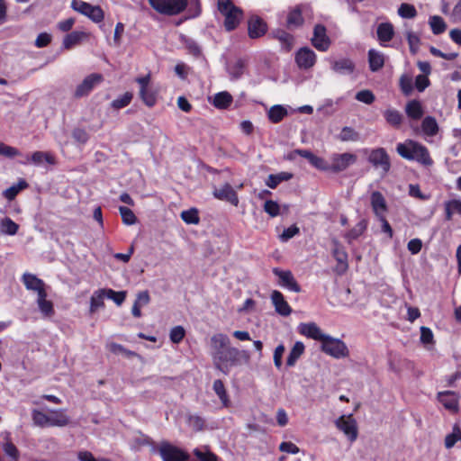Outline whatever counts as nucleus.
Here are the masks:
<instances>
[{
    "instance_id": "22",
    "label": "nucleus",
    "mask_w": 461,
    "mask_h": 461,
    "mask_svg": "<svg viewBox=\"0 0 461 461\" xmlns=\"http://www.w3.org/2000/svg\"><path fill=\"white\" fill-rule=\"evenodd\" d=\"M249 36L251 39H257L267 32V24L259 17H252L249 21Z\"/></svg>"
},
{
    "instance_id": "37",
    "label": "nucleus",
    "mask_w": 461,
    "mask_h": 461,
    "mask_svg": "<svg viewBox=\"0 0 461 461\" xmlns=\"http://www.w3.org/2000/svg\"><path fill=\"white\" fill-rule=\"evenodd\" d=\"M19 230V225L11 218L5 217L0 222V230L4 234L15 235Z\"/></svg>"
},
{
    "instance_id": "27",
    "label": "nucleus",
    "mask_w": 461,
    "mask_h": 461,
    "mask_svg": "<svg viewBox=\"0 0 461 461\" xmlns=\"http://www.w3.org/2000/svg\"><path fill=\"white\" fill-rule=\"evenodd\" d=\"M376 34L382 45L390 41L394 36V28L391 23H382L377 26Z\"/></svg>"
},
{
    "instance_id": "29",
    "label": "nucleus",
    "mask_w": 461,
    "mask_h": 461,
    "mask_svg": "<svg viewBox=\"0 0 461 461\" xmlns=\"http://www.w3.org/2000/svg\"><path fill=\"white\" fill-rule=\"evenodd\" d=\"M405 113L409 118L417 121L422 117L424 111L420 101L411 100L407 103Z\"/></svg>"
},
{
    "instance_id": "24",
    "label": "nucleus",
    "mask_w": 461,
    "mask_h": 461,
    "mask_svg": "<svg viewBox=\"0 0 461 461\" xmlns=\"http://www.w3.org/2000/svg\"><path fill=\"white\" fill-rule=\"evenodd\" d=\"M50 427H65L70 423V418L66 410H51L50 411Z\"/></svg>"
},
{
    "instance_id": "7",
    "label": "nucleus",
    "mask_w": 461,
    "mask_h": 461,
    "mask_svg": "<svg viewBox=\"0 0 461 461\" xmlns=\"http://www.w3.org/2000/svg\"><path fill=\"white\" fill-rule=\"evenodd\" d=\"M335 425L351 442L357 439L358 434L357 426L352 414L340 416L336 420Z\"/></svg>"
},
{
    "instance_id": "54",
    "label": "nucleus",
    "mask_w": 461,
    "mask_h": 461,
    "mask_svg": "<svg viewBox=\"0 0 461 461\" xmlns=\"http://www.w3.org/2000/svg\"><path fill=\"white\" fill-rule=\"evenodd\" d=\"M459 439H461V430L459 428L455 427L453 432L447 435L445 438L446 447L451 448Z\"/></svg>"
},
{
    "instance_id": "26",
    "label": "nucleus",
    "mask_w": 461,
    "mask_h": 461,
    "mask_svg": "<svg viewBox=\"0 0 461 461\" xmlns=\"http://www.w3.org/2000/svg\"><path fill=\"white\" fill-rule=\"evenodd\" d=\"M331 68L334 72L341 75L352 74L355 70V64L349 59H341L331 62Z\"/></svg>"
},
{
    "instance_id": "49",
    "label": "nucleus",
    "mask_w": 461,
    "mask_h": 461,
    "mask_svg": "<svg viewBox=\"0 0 461 461\" xmlns=\"http://www.w3.org/2000/svg\"><path fill=\"white\" fill-rule=\"evenodd\" d=\"M339 138L341 141H357L359 140V134L351 127H344Z\"/></svg>"
},
{
    "instance_id": "18",
    "label": "nucleus",
    "mask_w": 461,
    "mask_h": 461,
    "mask_svg": "<svg viewBox=\"0 0 461 461\" xmlns=\"http://www.w3.org/2000/svg\"><path fill=\"white\" fill-rule=\"evenodd\" d=\"M293 154H297L304 158H306L314 167L321 170H328L329 167L326 161L314 155L312 151L307 149H294Z\"/></svg>"
},
{
    "instance_id": "52",
    "label": "nucleus",
    "mask_w": 461,
    "mask_h": 461,
    "mask_svg": "<svg viewBox=\"0 0 461 461\" xmlns=\"http://www.w3.org/2000/svg\"><path fill=\"white\" fill-rule=\"evenodd\" d=\"M406 39L410 47L411 52L415 54L420 47V37L411 31L406 32Z\"/></svg>"
},
{
    "instance_id": "11",
    "label": "nucleus",
    "mask_w": 461,
    "mask_h": 461,
    "mask_svg": "<svg viewBox=\"0 0 461 461\" xmlns=\"http://www.w3.org/2000/svg\"><path fill=\"white\" fill-rule=\"evenodd\" d=\"M368 161L376 168H381L384 175L386 174L391 167L390 158L385 149L377 148L371 150Z\"/></svg>"
},
{
    "instance_id": "61",
    "label": "nucleus",
    "mask_w": 461,
    "mask_h": 461,
    "mask_svg": "<svg viewBox=\"0 0 461 461\" xmlns=\"http://www.w3.org/2000/svg\"><path fill=\"white\" fill-rule=\"evenodd\" d=\"M72 137L77 142L80 144L86 143L89 139L88 133L84 129L81 128L74 129L72 132Z\"/></svg>"
},
{
    "instance_id": "2",
    "label": "nucleus",
    "mask_w": 461,
    "mask_h": 461,
    "mask_svg": "<svg viewBox=\"0 0 461 461\" xmlns=\"http://www.w3.org/2000/svg\"><path fill=\"white\" fill-rule=\"evenodd\" d=\"M396 150L401 157L406 159L417 160L426 166H430L433 163L427 148L416 141L408 140L399 143Z\"/></svg>"
},
{
    "instance_id": "8",
    "label": "nucleus",
    "mask_w": 461,
    "mask_h": 461,
    "mask_svg": "<svg viewBox=\"0 0 461 461\" xmlns=\"http://www.w3.org/2000/svg\"><path fill=\"white\" fill-rule=\"evenodd\" d=\"M330 165H328L329 169L333 172H341L346 170L350 165L357 161V156L352 153L333 154Z\"/></svg>"
},
{
    "instance_id": "3",
    "label": "nucleus",
    "mask_w": 461,
    "mask_h": 461,
    "mask_svg": "<svg viewBox=\"0 0 461 461\" xmlns=\"http://www.w3.org/2000/svg\"><path fill=\"white\" fill-rule=\"evenodd\" d=\"M218 10L224 17V27L227 31L234 30L242 19L240 8L234 5L230 0H218Z\"/></svg>"
},
{
    "instance_id": "60",
    "label": "nucleus",
    "mask_w": 461,
    "mask_h": 461,
    "mask_svg": "<svg viewBox=\"0 0 461 461\" xmlns=\"http://www.w3.org/2000/svg\"><path fill=\"white\" fill-rule=\"evenodd\" d=\"M194 455L199 461H218V457L210 451H202L199 448L194 450Z\"/></svg>"
},
{
    "instance_id": "62",
    "label": "nucleus",
    "mask_w": 461,
    "mask_h": 461,
    "mask_svg": "<svg viewBox=\"0 0 461 461\" xmlns=\"http://www.w3.org/2000/svg\"><path fill=\"white\" fill-rule=\"evenodd\" d=\"M3 449L5 453L10 456L14 461H17L19 458V451L17 447L10 441L4 444Z\"/></svg>"
},
{
    "instance_id": "13",
    "label": "nucleus",
    "mask_w": 461,
    "mask_h": 461,
    "mask_svg": "<svg viewBox=\"0 0 461 461\" xmlns=\"http://www.w3.org/2000/svg\"><path fill=\"white\" fill-rule=\"evenodd\" d=\"M212 194L215 198L226 201L234 206L239 204V197L230 184H225L219 188H214Z\"/></svg>"
},
{
    "instance_id": "1",
    "label": "nucleus",
    "mask_w": 461,
    "mask_h": 461,
    "mask_svg": "<svg viewBox=\"0 0 461 461\" xmlns=\"http://www.w3.org/2000/svg\"><path fill=\"white\" fill-rule=\"evenodd\" d=\"M211 357L214 367L224 375H229L233 367L248 365L250 355L231 346L224 333H215L210 339Z\"/></svg>"
},
{
    "instance_id": "21",
    "label": "nucleus",
    "mask_w": 461,
    "mask_h": 461,
    "mask_svg": "<svg viewBox=\"0 0 461 461\" xmlns=\"http://www.w3.org/2000/svg\"><path fill=\"white\" fill-rule=\"evenodd\" d=\"M438 400L449 411H456L458 408L459 396L455 392H440L438 393Z\"/></svg>"
},
{
    "instance_id": "48",
    "label": "nucleus",
    "mask_w": 461,
    "mask_h": 461,
    "mask_svg": "<svg viewBox=\"0 0 461 461\" xmlns=\"http://www.w3.org/2000/svg\"><path fill=\"white\" fill-rule=\"evenodd\" d=\"M181 219L187 224H198L200 218L198 215V210L191 208L181 212Z\"/></svg>"
},
{
    "instance_id": "33",
    "label": "nucleus",
    "mask_w": 461,
    "mask_h": 461,
    "mask_svg": "<svg viewBox=\"0 0 461 461\" xmlns=\"http://www.w3.org/2000/svg\"><path fill=\"white\" fill-rule=\"evenodd\" d=\"M304 352V345L301 341L295 342L294 347L292 348L291 351L289 352V355L286 359V365L288 366H294L296 363V361L300 358V357Z\"/></svg>"
},
{
    "instance_id": "6",
    "label": "nucleus",
    "mask_w": 461,
    "mask_h": 461,
    "mask_svg": "<svg viewBox=\"0 0 461 461\" xmlns=\"http://www.w3.org/2000/svg\"><path fill=\"white\" fill-rule=\"evenodd\" d=\"M71 6L75 11L89 17L95 23L104 20V12L98 5H91L81 0H73Z\"/></svg>"
},
{
    "instance_id": "56",
    "label": "nucleus",
    "mask_w": 461,
    "mask_h": 461,
    "mask_svg": "<svg viewBox=\"0 0 461 461\" xmlns=\"http://www.w3.org/2000/svg\"><path fill=\"white\" fill-rule=\"evenodd\" d=\"M132 99V94L131 93H125L122 97L117 98L113 101L112 106L115 109H121L122 107L127 106Z\"/></svg>"
},
{
    "instance_id": "32",
    "label": "nucleus",
    "mask_w": 461,
    "mask_h": 461,
    "mask_svg": "<svg viewBox=\"0 0 461 461\" xmlns=\"http://www.w3.org/2000/svg\"><path fill=\"white\" fill-rule=\"evenodd\" d=\"M421 129L425 135L430 137L437 135L439 130L436 119L432 116H427L423 119Z\"/></svg>"
},
{
    "instance_id": "30",
    "label": "nucleus",
    "mask_w": 461,
    "mask_h": 461,
    "mask_svg": "<svg viewBox=\"0 0 461 461\" xmlns=\"http://www.w3.org/2000/svg\"><path fill=\"white\" fill-rule=\"evenodd\" d=\"M38 307L41 312L46 317H51L54 314L52 302L47 300V293H41L37 298Z\"/></svg>"
},
{
    "instance_id": "50",
    "label": "nucleus",
    "mask_w": 461,
    "mask_h": 461,
    "mask_svg": "<svg viewBox=\"0 0 461 461\" xmlns=\"http://www.w3.org/2000/svg\"><path fill=\"white\" fill-rule=\"evenodd\" d=\"M333 255L339 263L338 268L340 272H345L348 268V256L347 253L339 249H336L333 251Z\"/></svg>"
},
{
    "instance_id": "43",
    "label": "nucleus",
    "mask_w": 461,
    "mask_h": 461,
    "mask_svg": "<svg viewBox=\"0 0 461 461\" xmlns=\"http://www.w3.org/2000/svg\"><path fill=\"white\" fill-rule=\"evenodd\" d=\"M429 26L434 34L438 35L444 32L447 29V24L443 18L438 15H433L429 21Z\"/></svg>"
},
{
    "instance_id": "63",
    "label": "nucleus",
    "mask_w": 461,
    "mask_h": 461,
    "mask_svg": "<svg viewBox=\"0 0 461 461\" xmlns=\"http://www.w3.org/2000/svg\"><path fill=\"white\" fill-rule=\"evenodd\" d=\"M187 7L189 16L192 18L197 17L201 14V5L199 0H187Z\"/></svg>"
},
{
    "instance_id": "36",
    "label": "nucleus",
    "mask_w": 461,
    "mask_h": 461,
    "mask_svg": "<svg viewBox=\"0 0 461 461\" xmlns=\"http://www.w3.org/2000/svg\"><path fill=\"white\" fill-rule=\"evenodd\" d=\"M274 37L277 39L283 45L284 49L289 51L294 44V37L283 30H277L273 32Z\"/></svg>"
},
{
    "instance_id": "23",
    "label": "nucleus",
    "mask_w": 461,
    "mask_h": 461,
    "mask_svg": "<svg viewBox=\"0 0 461 461\" xmlns=\"http://www.w3.org/2000/svg\"><path fill=\"white\" fill-rule=\"evenodd\" d=\"M272 303L276 311L282 316H288L292 309L285 300L283 294L279 291H274L271 294Z\"/></svg>"
},
{
    "instance_id": "59",
    "label": "nucleus",
    "mask_w": 461,
    "mask_h": 461,
    "mask_svg": "<svg viewBox=\"0 0 461 461\" xmlns=\"http://www.w3.org/2000/svg\"><path fill=\"white\" fill-rule=\"evenodd\" d=\"M106 297L113 300L117 305H121L125 300L126 292H115L112 289H107Z\"/></svg>"
},
{
    "instance_id": "16",
    "label": "nucleus",
    "mask_w": 461,
    "mask_h": 461,
    "mask_svg": "<svg viewBox=\"0 0 461 461\" xmlns=\"http://www.w3.org/2000/svg\"><path fill=\"white\" fill-rule=\"evenodd\" d=\"M298 330L302 335L320 341H322L326 336L314 322L301 323Z\"/></svg>"
},
{
    "instance_id": "41",
    "label": "nucleus",
    "mask_w": 461,
    "mask_h": 461,
    "mask_svg": "<svg viewBox=\"0 0 461 461\" xmlns=\"http://www.w3.org/2000/svg\"><path fill=\"white\" fill-rule=\"evenodd\" d=\"M397 14L403 19H413L417 16V10L413 5L402 3L399 6Z\"/></svg>"
},
{
    "instance_id": "17",
    "label": "nucleus",
    "mask_w": 461,
    "mask_h": 461,
    "mask_svg": "<svg viewBox=\"0 0 461 461\" xmlns=\"http://www.w3.org/2000/svg\"><path fill=\"white\" fill-rule=\"evenodd\" d=\"M308 8V5H301L291 9L286 19V25L289 29L297 28L303 23L302 13Z\"/></svg>"
},
{
    "instance_id": "25",
    "label": "nucleus",
    "mask_w": 461,
    "mask_h": 461,
    "mask_svg": "<svg viewBox=\"0 0 461 461\" xmlns=\"http://www.w3.org/2000/svg\"><path fill=\"white\" fill-rule=\"evenodd\" d=\"M88 37L89 33L87 32L75 31L65 36L62 45L64 49L70 50L74 46L79 44L81 41L86 40Z\"/></svg>"
},
{
    "instance_id": "57",
    "label": "nucleus",
    "mask_w": 461,
    "mask_h": 461,
    "mask_svg": "<svg viewBox=\"0 0 461 461\" xmlns=\"http://www.w3.org/2000/svg\"><path fill=\"white\" fill-rule=\"evenodd\" d=\"M185 331L182 326H176L170 330V340L173 343H179L185 337Z\"/></svg>"
},
{
    "instance_id": "42",
    "label": "nucleus",
    "mask_w": 461,
    "mask_h": 461,
    "mask_svg": "<svg viewBox=\"0 0 461 461\" xmlns=\"http://www.w3.org/2000/svg\"><path fill=\"white\" fill-rule=\"evenodd\" d=\"M292 177V174L290 173H286V172H282V173H279L277 175H269L267 181H266V185L270 187V188H276L281 182L283 181H287L289 179H291Z\"/></svg>"
},
{
    "instance_id": "51",
    "label": "nucleus",
    "mask_w": 461,
    "mask_h": 461,
    "mask_svg": "<svg viewBox=\"0 0 461 461\" xmlns=\"http://www.w3.org/2000/svg\"><path fill=\"white\" fill-rule=\"evenodd\" d=\"M119 212L121 213L122 221L127 225H132L136 222L137 218L133 212L125 206H120Z\"/></svg>"
},
{
    "instance_id": "31",
    "label": "nucleus",
    "mask_w": 461,
    "mask_h": 461,
    "mask_svg": "<svg viewBox=\"0 0 461 461\" xmlns=\"http://www.w3.org/2000/svg\"><path fill=\"white\" fill-rule=\"evenodd\" d=\"M368 62L370 69L372 71H377L384 67V57L383 53L375 50H370L368 51Z\"/></svg>"
},
{
    "instance_id": "58",
    "label": "nucleus",
    "mask_w": 461,
    "mask_h": 461,
    "mask_svg": "<svg viewBox=\"0 0 461 461\" xmlns=\"http://www.w3.org/2000/svg\"><path fill=\"white\" fill-rule=\"evenodd\" d=\"M356 99L366 104H371L375 101V95L370 90H361L357 93Z\"/></svg>"
},
{
    "instance_id": "19",
    "label": "nucleus",
    "mask_w": 461,
    "mask_h": 461,
    "mask_svg": "<svg viewBox=\"0 0 461 461\" xmlns=\"http://www.w3.org/2000/svg\"><path fill=\"white\" fill-rule=\"evenodd\" d=\"M371 205L376 217L385 215L387 204L384 195L380 192L375 191L371 194Z\"/></svg>"
},
{
    "instance_id": "35",
    "label": "nucleus",
    "mask_w": 461,
    "mask_h": 461,
    "mask_svg": "<svg viewBox=\"0 0 461 461\" xmlns=\"http://www.w3.org/2000/svg\"><path fill=\"white\" fill-rule=\"evenodd\" d=\"M267 115L273 123H277L287 115V110L282 105H274L269 109Z\"/></svg>"
},
{
    "instance_id": "55",
    "label": "nucleus",
    "mask_w": 461,
    "mask_h": 461,
    "mask_svg": "<svg viewBox=\"0 0 461 461\" xmlns=\"http://www.w3.org/2000/svg\"><path fill=\"white\" fill-rule=\"evenodd\" d=\"M264 211L269 216L276 217L280 214V205L273 200H267L264 203Z\"/></svg>"
},
{
    "instance_id": "34",
    "label": "nucleus",
    "mask_w": 461,
    "mask_h": 461,
    "mask_svg": "<svg viewBox=\"0 0 461 461\" xmlns=\"http://www.w3.org/2000/svg\"><path fill=\"white\" fill-rule=\"evenodd\" d=\"M32 419L35 426L41 428L50 427V419L49 414H46L40 410L33 409L32 411Z\"/></svg>"
},
{
    "instance_id": "4",
    "label": "nucleus",
    "mask_w": 461,
    "mask_h": 461,
    "mask_svg": "<svg viewBox=\"0 0 461 461\" xmlns=\"http://www.w3.org/2000/svg\"><path fill=\"white\" fill-rule=\"evenodd\" d=\"M158 14L167 16L180 14L187 8V0H148Z\"/></svg>"
},
{
    "instance_id": "45",
    "label": "nucleus",
    "mask_w": 461,
    "mask_h": 461,
    "mask_svg": "<svg viewBox=\"0 0 461 461\" xmlns=\"http://www.w3.org/2000/svg\"><path fill=\"white\" fill-rule=\"evenodd\" d=\"M366 221L365 220L360 221L354 228H352L346 235V239L348 242L357 239L361 236L366 229Z\"/></svg>"
},
{
    "instance_id": "64",
    "label": "nucleus",
    "mask_w": 461,
    "mask_h": 461,
    "mask_svg": "<svg viewBox=\"0 0 461 461\" xmlns=\"http://www.w3.org/2000/svg\"><path fill=\"white\" fill-rule=\"evenodd\" d=\"M279 450L288 454H298L300 452L299 447L290 441L282 442L279 446Z\"/></svg>"
},
{
    "instance_id": "40",
    "label": "nucleus",
    "mask_w": 461,
    "mask_h": 461,
    "mask_svg": "<svg viewBox=\"0 0 461 461\" xmlns=\"http://www.w3.org/2000/svg\"><path fill=\"white\" fill-rule=\"evenodd\" d=\"M106 348L113 354L115 355H122L127 358H131L133 357H138V354L134 351L129 350L125 348L123 346L111 342L107 344Z\"/></svg>"
},
{
    "instance_id": "20",
    "label": "nucleus",
    "mask_w": 461,
    "mask_h": 461,
    "mask_svg": "<svg viewBox=\"0 0 461 461\" xmlns=\"http://www.w3.org/2000/svg\"><path fill=\"white\" fill-rule=\"evenodd\" d=\"M23 281L28 290L36 292L38 295L46 292L44 282L32 274H23Z\"/></svg>"
},
{
    "instance_id": "9",
    "label": "nucleus",
    "mask_w": 461,
    "mask_h": 461,
    "mask_svg": "<svg viewBox=\"0 0 461 461\" xmlns=\"http://www.w3.org/2000/svg\"><path fill=\"white\" fill-rule=\"evenodd\" d=\"M103 80L104 77L101 74H90L77 86L74 96L76 98H81L87 95L94 87L99 85Z\"/></svg>"
},
{
    "instance_id": "53",
    "label": "nucleus",
    "mask_w": 461,
    "mask_h": 461,
    "mask_svg": "<svg viewBox=\"0 0 461 461\" xmlns=\"http://www.w3.org/2000/svg\"><path fill=\"white\" fill-rule=\"evenodd\" d=\"M140 95L144 104L149 107H151L155 104L156 96L149 87L140 88Z\"/></svg>"
},
{
    "instance_id": "14",
    "label": "nucleus",
    "mask_w": 461,
    "mask_h": 461,
    "mask_svg": "<svg viewBox=\"0 0 461 461\" xmlns=\"http://www.w3.org/2000/svg\"><path fill=\"white\" fill-rule=\"evenodd\" d=\"M312 43L318 50L321 51H325L329 49L330 41L326 35V28L323 25H315Z\"/></svg>"
},
{
    "instance_id": "46",
    "label": "nucleus",
    "mask_w": 461,
    "mask_h": 461,
    "mask_svg": "<svg viewBox=\"0 0 461 461\" xmlns=\"http://www.w3.org/2000/svg\"><path fill=\"white\" fill-rule=\"evenodd\" d=\"M32 163L35 165H40L43 161L47 162L48 164H55V158L52 155H50L48 152L43 151H35L31 158Z\"/></svg>"
},
{
    "instance_id": "15",
    "label": "nucleus",
    "mask_w": 461,
    "mask_h": 461,
    "mask_svg": "<svg viewBox=\"0 0 461 461\" xmlns=\"http://www.w3.org/2000/svg\"><path fill=\"white\" fill-rule=\"evenodd\" d=\"M273 273L278 276L279 283L283 286L287 287L289 290L294 291L295 293H299L301 288L297 282L295 281L291 271H283L278 268H274Z\"/></svg>"
},
{
    "instance_id": "44",
    "label": "nucleus",
    "mask_w": 461,
    "mask_h": 461,
    "mask_svg": "<svg viewBox=\"0 0 461 461\" xmlns=\"http://www.w3.org/2000/svg\"><path fill=\"white\" fill-rule=\"evenodd\" d=\"M213 391L219 396L223 406L227 407L229 405L230 401L227 392L225 390V386L221 380L218 379L213 382Z\"/></svg>"
},
{
    "instance_id": "38",
    "label": "nucleus",
    "mask_w": 461,
    "mask_h": 461,
    "mask_svg": "<svg viewBox=\"0 0 461 461\" xmlns=\"http://www.w3.org/2000/svg\"><path fill=\"white\" fill-rule=\"evenodd\" d=\"M384 116L386 122L393 127L398 128L402 124V115L397 110L387 109L384 111Z\"/></svg>"
},
{
    "instance_id": "10",
    "label": "nucleus",
    "mask_w": 461,
    "mask_h": 461,
    "mask_svg": "<svg viewBox=\"0 0 461 461\" xmlns=\"http://www.w3.org/2000/svg\"><path fill=\"white\" fill-rule=\"evenodd\" d=\"M158 451L163 461H188L189 459L188 454L169 443H162Z\"/></svg>"
},
{
    "instance_id": "39",
    "label": "nucleus",
    "mask_w": 461,
    "mask_h": 461,
    "mask_svg": "<svg viewBox=\"0 0 461 461\" xmlns=\"http://www.w3.org/2000/svg\"><path fill=\"white\" fill-rule=\"evenodd\" d=\"M232 103V96L228 92H221L215 95L213 105L220 109L227 108Z\"/></svg>"
},
{
    "instance_id": "12",
    "label": "nucleus",
    "mask_w": 461,
    "mask_h": 461,
    "mask_svg": "<svg viewBox=\"0 0 461 461\" xmlns=\"http://www.w3.org/2000/svg\"><path fill=\"white\" fill-rule=\"evenodd\" d=\"M295 61L300 68L308 69L314 66L316 55L308 47L301 48L295 55Z\"/></svg>"
},
{
    "instance_id": "47",
    "label": "nucleus",
    "mask_w": 461,
    "mask_h": 461,
    "mask_svg": "<svg viewBox=\"0 0 461 461\" xmlns=\"http://www.w3.org/2000/svg\"><path fill=\"white\" fill-rule=\"evenodd\" d=\"M187 424L194 431H201L203 429L205 420L199 415L190 414L187 416Z\"/></svg>"
},
{
    "instance_id": "5",
    "label": "nucleus",
    "mask_w": 461,
    "mask_h": 461,
    "mask_svg": "<svg viewBox=\"0 0 461 461\" xmlns=\"http://www.w3.org/2000/svg\"><path fill=\"white\" fill-rule=\"evenodd\" d=\"M321 350L335 358L346 357L349 353L348 347L342 340L329 335H326L321 341Z\"/></svg>"
},
{
    "instance_id": "28",
    "label": "nucleus",
    "mask_w": 461,
    "mask_h": 461,
    "mask_svg": "<svg viewBox=\"0 0 461 461\" xmlns=\"http://www.w3.org/2000/svg\"><path fill=\"white\" fill-rule=\"evenodd\" d=\"M107 289H98L95 291L90 298V308L91 313L95 312L99 308L104 305V300L106 297Z\"/></svg>"
}]
</instances>
